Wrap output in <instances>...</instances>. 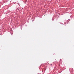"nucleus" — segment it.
Listing matches in <instances>:
<instances>
[{
    "instance_id": "obj_1",
    "label": "nucleus",
    "mask_w": 74,
    "mask_h": 74,
    "mask_svg": "<svg viewBox=\"0 0 74 74\" xmlns=\"http://www.w3.org/2000/svg\"><path fill=\"white\" fill-rule=\"evenodd\" d=\"M17 4H18V3H17Z\"/></svg>"
}]
</instances>
